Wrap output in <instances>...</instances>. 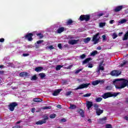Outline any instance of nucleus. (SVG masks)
Wrapping results in <instances>:
<instances>
[{
  "label": "nucleus",
  "mask_w": 128,
  "mask_h": 128,
  "mask_svg": "<svg viewBox=\"0 0 128 128\" xmlns=\"http://www.w3.org/2000/svg\"><path fill=\"white\" fill-rule=\"evenodd\" d=\"M62 89H58L54 91V92L52 93V96H58V94L62 92Z\"/></svg>",
  "instance_id": "nucleus-13"
},
{
  "label": "nucleus",
  "mask_w": 128,
  "mask_h": 128,
  "mask_svg": "<svg viewBox=\"0 0 128 128\" xmlns=\"http://www.w3.org/2000/svg\"><path fill=\"white\" fill-rule=\"evenodd\" d=\"M93 66H92V64H88V68H92Z\"/></svg>",
  "instance_id": "nucleus-52"
},
{
  "label": "nucleus",
  "mask_w": 128,
  "mask_h": 128,
  "mask_svg": "<svg viewBox=\"0 0 128 128\" xmlns=\"http://www.w3.org/2000/svg\"><path fill=\"white\" fill-rule=\"evenodd\" d=\"M72 68V65H70L66 67L67 70H70Z\"/></svg>",
  "instance_id": "nucleus-54"
},
{
  "label": "nucleus",
  "mask_w": 128,
  "mask_h": 128,
  "mask_svg": "<svg viewBox=\"0 0 128 128\" xmlns=\"http://www.w3.org/2000/svg\"><path fill=\"white\" fill-rule=\"evenodd\" d=\"M38 36H39L40 38H44V35L42 33H38L36 34Z\"/></svg>",
  "instance_id": "nucleus-36"
},
{
  "label": "nucleus",
  "mask_w": 128,
  "mask_h": 128,
  "mask_svg": "<svg viewBox=\"0 0 128 128\" xmlns=\"http://www.w3.org/2000/svg\"><path fill=\"white\" fill-rule=\"evenodd\" d=\"M74 22V21L72 19H69L68 20V21L66 22V26H70L72 25V24Z\"/></svg>",
  "instance_id": "nucleus-26"
},
{
  "label": "nucleus",
  "mask_w": 128,
  "mask_h": 128,
  "mask_svg": "<svg viewBox=\"0 0 128 128\" xmlns=\"http://www.w3.org/2000/svg\"><path fill=\"white\" fill-rule=\"evenodd\" d=\"M106 128H112V124H107L106 126Z\"/></svg>",
  "instance_id": "nucleus-44"
},
{
  "label": "nucleus",
  "mask_w": 128,
  "mask_h": 128,
  "mask_svg": "<svg viewBox=\"0 0 128 128\" xmlns=\"http://www.w3.org/2000/svg\"><path fill=\"white\" fill-rule=\"evenodd\" d=\"M38 80V77L36 75L33 76L31 78V80Z\"/></svg>",
  "instance_id": "nucleus-34"
},
{
  "label": "nucleus",
  "mask_w": 128,
  "mask_h": 128,
  "mask_svg": "<svg viewBox=\"0 0 128 128\" xmlns=\"http://www.w3.org/2000/svg\"><path fill=\"white\" fill-rule=\"evenodd\" d=\"M69 108L70 110H76V106L70 104Z\"/></svg>",
  "instance_id": "nucleus-28"
},
{
  "label": "nucleus",
  "mask_w": 128,
  "mask_h": 128,
  "mask_svg": "<svg viewBox=\"0 0 128 128\" xmlns=\"http://www.w3.org/2000/svg\"><path fill=\"white\" fill-rule=\"evenodd\" d=\"M92 106H94V104H92V102H90V101L86 102V106L88 110H90V108H92Z\"/></svg>",
  "instance_id": "nucleus-9"
},
{
  "label": "nucleus",
  "mask_w": 128,
  "mask_h": 128,
  "mask_svg": "<svg viewBox=\"0 0 128 128\" xmlns=\"http://www.w3.org/2000/svg\"><path fill=\"white\" fill-rule=\"evenodd\" d=\"M42 70H44L43 67L38 66L35 68V71L37 72H42Z\"/></svg>",
  "instance_id": "nucleus-21"
},
{
  "label": "nucleus",
  "mask_w": 128,
  "mask_h": 128,
  "mask_svg": "<svg viewBox=\"0 0 128 128\" xmlns=\"http://www.w3.org/2000/svg\"><path fill=\"white\" fill-rule=\"evenodd\" d=\"M62 68V65H58L56 66V70H60V68Z\"/></svg>",
  "instance_id": "nucleus-35"
},
{
  "label": "nucleus",
  "mask_w": 128,
  "mask_h": 128,
  "mask_svg": "<svg viewBox=\"0 0 128 128\" xmlns=\"http://www.w3.org/2000/svg\"><path fill=\"white\" fill-rule=\"evenodd\" d=\"M30 74L26 72H22L20 74V76L22 78L24 76V78H28L30 76Z\"/></svg>",
  "instance_id": "nucleus-11"
},
{
  "label": "nucleus",
  "mask_w": 128,
  "mask_h": 128,
  "mask_svg": "<svg viewBox=\"0 0 128 128\" xmlns=\"http://www.w3.org/2000/svg\"><path fill=\"white\" fill-rule=\"evenodd\" d=\"M100 36V33L98 32L93 36L92 42H94V44H96L100 42V38H98V37Z\"/></svg>",
  "instance_id": "nucleus-8"
},
{
  "label": "nucleus",
  "mask_w": 128,
  "mask_h": 128,
  "mask_svg": "<svg viewBox=\"0 0 128 128\" xmlns=\"http://www.w3.org/2000/svg\"><path fill=\"white\" fill-rule=\"evenodd\" d=\"M64 32V27H60L56 30L58 34H62V32Z\"/></svg>",
  "instance_id": "nucleus-16"
},
{
  "label": "nucleus",
  "mask_w": 128,
  "mask_h": 128,
  "mask_svg": "<svg viewBox=\"0 0 128 128\" xmlns=\"http://www.w3.org/2000/svg\"><path fill=\"white\" fill-rule=\"evenodd\" d=\"M43 118H44V120H42L44 122H45V124H46V120H48V115H46V114L44 115Z\"/></svg>",
  "instance_id": "nucleus-24"
},
{
  "label": "nucleus",
  "mask_w": 128,
  "mask_h": 128,
  "mask_svg": "<svg viewBox=\"0 0 128 128\" xmlns=\"http://www.w3.org/2000/svg\"><path fill=\"white\" fill-rule=\"evenodd\" d=\"M80 58L82 60H84V58H86V54H82L80 56Z\"/></svg>",
  "instance_id": "nucleus-40"
},
{
  "label": "nucleus",
  "mask_w": 128,
  "mask_h": 128,
  "mask_svg": "<svg viewBox=\"0 0 128 128\" xmlns=\"http://www.w3.org/2000/svg\"><path fill=\"white\" fill-rule=\"evenodd\" d=\"M32 36H34V34L28 33L22 38H24V40H28V42H32V40H34Z\"/></svg>",
  "instance_id": "nucleus-5"
},
{
  "label": "nucleus",
  "mask_w": 128,
  "mask_h": 128,
  "mask_svg": "<svg viewBox=\"0 0 128 128\" xmlns=\"http://www.w3.org/2000/svg\"><path fill=\"white\" fill-rule=\"evenodd\" d=\"M100 70H104V67L102 66V65H99L98 67L96 69V72H97V74H100Z\"/></svg>",
  "instance_id": "nucleus-10"
},
{
  "label": "nucleus",
  "mask_w": 128,
  "mask_h": 128,
  "mask_svg": "<svg viewBox=\"0 0 128 128\" xmlns=\"http://www.w3.org/2000/svg\"><path fill=\"white\" fill-rule=\"evenodd\" d=\"M100 80H96L92 82V86H96V85L98 84H100Z\"/></svg>",
  "instance_id": "nucleus-23"
},
{
  "label": "nucleus",
  "mask_w": 128,
  "mask_h": 128,
  "mask_svg": "<svg viewBox=\"0 0 128 128\" xmlns=\"http://www.w3.org/2000/svg\"><path fill=\"white\" fill-rule=\"evenodd\" d=\"M118 36V34L114 32L113 34V40H114L115 38H116V37Z\"/></svg>",
  "instance_id": "nucleus-42"
},
{
  "label": "nucleus",
  "mask_w": 128,
  "mask_h": 128,
  "mask_svg": "<svg viewBox=\"0 0 128 128\" xmlns=\"http://www.w3.org/2000/svg\"><path fill=\"white\" fill-rule=\"evenodd\" d=\"M77 112L80 114V116H81L82 118H84V110L81 108H78L77 110Z\"/></svg>",
  "instance_id": "nucleus-14"
},
{
  "label": "nucleus",
  "mask_w": 128,
  "mask_h": 128,
  "mask_svg": "<svg viewBox=\"0 0 128 128\" xmlns=\"http://www.w3.org/2000/svg\"><path fill=\"white\" fill-rule=\"evenodd\" d=\"M82 69H79V70H76L75 72V74H78L79 72H82Z\"/></svg>",
  "instance_id": "nucleus-47"
},
{
  "label": "nucleus",
  "mask_w": 128,
  "mask_h": 128,
  "mask_svg": "<svg viewBox=\"0 0 128 128\" xmlns=\"http://www.w3.org/2000/svg\"><path fill=\"white\" fill-rule=\"evenodd\" d=\"M102 112H104V110H100V108L97 109V110H96V114L98 116H100Z\"/></svg>",
  "instance_id": "nucleus-19"
},
{
  "label": "nucleus",
  "mask_w": 128,
  "mask_h": 128,
  "mask_svg": "<svg viewBox=\"0 0 128 128\" xmlns=\"http://www.w3.org/2000/svg\"><path fill=\"white\" fill-rule=\"evenodd\" d=\"M122 6H117L115 8L114 10L115 12H120V10H122Z\"/></svg>",
  "instance_id": "nucleus-12"
},
{
  "label": "nucleus",
  "mask_w": 128,
  "mask_h": 128,
  "mask_svg": "<svg viewBox=\"0 0 128 128\" xmlns=\"http://www.w3.org/2000/svg\"><path fill=\"white\" fill-rule=\"evenodd\" d=\"M22 122V120H19V121H18V122H16V124H20V122Z\"/></svg>",
  "instance_id": "nucleus-61"
},
{
  "label": "nucleus",
  "mask_w": 128,
  "mask_h": 128,
  "mask_svg": "<svg viewBox=\"0 0 128 128\" xmlns=\"http://www.w3.org/2000/svg\"><path fill=\"white\" fill-rule=\"evenodd\" d=\"M97 50H102V47L101 46L97 47Z\"/></svg>",
  "instance_id": "nucleus-62"
},
{
  "label": "nucleus",
  "mask_w": 128,
  "mask_h": 128,
  "mask_svg": "<svg viewBox=\"0 0 128 128\" xmlns=\"http://www.w3.org/2000/svg\"><path fill=\"white\" fill-rule=\"evenodd\" d=\"M88 121L89 122H92V120L90 119H88Z\"/></svg>",
  "instance_id": "nucleus-64"
},
{
  "label": "nucleus",
  "mask_w": 128,
  "mask_h": 128,
  "mask_svg": "<svg viewBox=\"0 0 128 128\" xmlns=\"http://www.w3.org/2000/svg\"><path fill=\"white\" fill-rule=\"evenodd\" d=\"M66 122V120L64 118H62L60 120V122Z\"/></svg>",
  "instance_id": "nucleus-43"
},
{
  "label": "nucleus",
  "mask_w": 128,
  "mask_h": 128,
  "mask_svg": "<svg viewBox=\"0 0 128 128\" xmlns=\"http://www.w3.org/2000/svg\"><path fill=\"white\" fill-rule=\"evenodd\" d=\"M124 119L126 120H128V116H125L124 117Z\"/></svg>",
  "instance_id": "nucleus-63"
},
{
  "label": "nucleus",
  "mask_w": 128,
  "mask_h": 128,
  "mask_svg": "<svg viewBox=\"0 0 128 128\" xmlns=\"http://www.w3.org/2000/svg\"><path fill=\"white\" fill-rule=\"evenodd\" d=\"M90 84V83H86V84H80L77 88H75L76 90H82V88H88V86Z\"/></svg>",
  "instance_id": "nucleus-7"
},
{
  "label": "nucleus",
  "mask_w": 128,
  "mask_h": 128,
  "mask_svg": "<svg viewBox=\"0 0 128 128\" xmlns=\"http://www.w3.org/2000/svg\"><path fill=\"white\" fill-rule=\"evenodd\" d=\"M96 102H100L102 100V98L100 97H98L95 99Z\"/></svg>",
  "instance_id": "nucleus-29"
},
{
  "label": "nucleus",
  "mask_w": 128,
  "mask_h": 128,
  "mask_svg": "<svg viewBox=\"0 0 128 128\" xmlns=\"http://www.w3.org/2000/svg\"><path fill=\"white\" fill-rule=\"evenodd\" d=\"M48 48H49V50H54V48L52 46H48Z\"/></svg>",
  "instance_id": "nucleus-51"
},
{
  "label": "nucleus",
  "mask_w": 128,
  "mask_h": 128,
  "mask_svg": "<svg viewBox=\"0 0 128 128\" xmlns=\"http://www.w3.org/2000/svg\"><path fill=\"white\" fill-rule=\"evenodd\" d=\"M30 56L28 54H23V56Z\"/></svg>",
  "instance_id": "nucleus-58"
},
{
  "label": "nucleus",
  "mask_w": 128,
  "mask_h": 128,
  "mask_svg": "<svg viewBox=\"0 0 128 128\" xmlns=\"http://www.w3.org/2000/svg\"><path fill=\"white\" fill-rule=\"evenodd\" d=\"M125 64H126V62L125 61H124L122 63L120 64V66L122 67L124 66H125Z\"/></svg>",
  "instance_id": "nucleus-45"
},
{
  "label": "nucleus",
  "mask_w": 128,
  "mask_h": 128,
  "mask_svg": "<svg viewBox=\"0 0 128 128\" xmlns=\"http://www.w3.org/2000/svg\"><path fill=\"white\" fill-rule=\"evenodd\" d=\"M71 94H72V91H68L67 92H66V96H70Z\"/></svg>",
  "instance_id": "nucleus-41"
},
{
  "label": "nucleus",
  "mask_w": 128,
  "mask_h": 128,
  "mask_svg": "<svg viewBox=\"0 0 128 128\" xmlns=\"http://www.w3.org/2000/svg\"><path fill=\"white\" fill-rule=\"evenodd\" d=\"M52 108V106H43V110H50Z\"/></svg>",
  "instance_id": "nucleus-38"
},
{
  "label": "nucleus",
  "mask_w": 128,
  "mask_h": 128,
  "mask_svg": "<svg viewBox=\"0 0 128 128\" xmlns=\"http://www.w3.org/2000/svg\"><path fill=\"white\" fill-rule=\"evenodd\" d=\"M83 42L86 44H88L89 42H90V38L88 37L87 38L84 39Z\"/></svg>",
  "instance_id": "nucleus-27"
},
{
  "label": "nucleus",
  "mask_w": 128,
  "mask_h": 128,
  "mask_svg": "<svg viewBox=\"0 0 128 128\" xmlns=\"http://www.w3.org/2000/svg\"><path fill=\"white\" fill-rule=\"evenodd\" d=\"M128 22V20H126V19H122L119 22L120 24H124V22Z\"/></svg>",
  "instance_id": "nucleus-37"
},
{
  "label": "nucleus",
  "mask_w": 128,
  "mask_h": 128,
  "mask_svg": "<svg viewBox=\"0 0 128 128\" xmlns=\"http://www.w3.org/2000/svg\"><path fill=\"white\" fill-rule=\"evenodd\" d=\"M120 92H108L104 93L102 96V98H104V100H106V98H112L114 96V98H116V96H118V94H120Z\"/></svg>",
  "instance_id": "nucleus-2"
},
{
  "label": "nucleus",
  "mask_w": 128,
  "mask_h": 128,
  "mask_svg": "<svg viewBox=\"0 0 128 128\" xmlns=\"http://www.w3.org/2000/svg\"><path fill=\"white\" fill-rule=\"evenodd\" d=\"M56 114H52L50 115V118H56Z\"/></svg>",
  "instance_id": "nucleus-33"
},
{
  "label": "nucleus",
  "mask_w": 128,
  "mask_h": 128,
  "mask_svg": "<svg viewBox=\"0 0 128 128\" xmlns=\"http://www.w3.org/2000/svg\"><path fill=\"white\" fill-rule=\"evenodd\" d=\"M58 48H59L60 50H62V44H58Z\"/></svg>",
  "instance_id": "nucleus-48"
},
{
  "label": "nucleus",
  "mask_w": 128,
  "mask_h": 128,
  "mask_svg": "<svg viewBox=\"0 0 128 128\" xmlns=\"http://www.w3.org/2000/svg\"><path fill=\"white\" fill-rule=\"evenodd\" d=\"M56 108H62V105L58 104L57 105Z\"/></svg>",
  "instance_id": "nucleus-59"
},
{
  "label": "nucleus",
  "mask_w": 128,
  "mask_h": 128,
  "mask_svg": "<svg viewBox=\"0 0 128 128\" xmlns=\"http://www.w3.org/2000/svg\"><path fill=\"white\" fill-rule=\"evenodd\" d=\"M37 126H42V124H46V122H44L43 120H39L36 123Z\"/></svg>",
  "instance_id": "nucleus-22"
},
{
  "label": "nucleus",
  "mask_w": 128,
  "mask_h": 128,
  "mask_svg": "<svg viewBox=\"0 0 128 128\" xmlns=\"http://www.w3.org/2000/svg\"><path fill=\"white\" fill-rule=\"evenodd\" d=\"M106 22H100L99 24V26L100 28H104V26H106Z\"/></svg>",
  "instance_id": "nucleus-32"
},
{
  "label": "nucleus",
  "mask_w": 128,
  "mask_h": 128,
  "mask_svg": "<svg viewBox=\"0 0 128 128\" xmlns=\"http://www.w3.org/2000/svg\"><path fill=\"white\" fill-rule=\"evenodd\" d=\"M106 120H108V118L106 117H104L102 118H100L99 120V122H100L102 124H106Z\"/></svg>",
  "instance_id": "nucleus-15"
},
{
  "label": "nucleus",
  "mask_w": 128,
  "mask_h": 128,
  "mask_svg": "<svg viewBox=\"0 0 128 128\" xmlns=\"http://www.w3.org/2000/svg\"><path fill=\"white\" fill-rule=\"evenodd\" d=\"M33 102H42V99L38 98H33Z\"/></svg>",
  "instance_id": "nucleus-18"
},
{
  "label": "nucleus",
  "mask_w": 128,
  "mask_h": 128,
  "mask_svg": "<svg viewBox=\"0 0 128 128\" xmlns=\"http://www.w3.org/2000/svg\"><path fill=\"white\" fill-rule=\"evenodd\" d=\"M31 112H32L34 114V112H36V108H32L31 109Z\"/></svg>",
  "instance_id": "nucleus-55"
},
{
  "label": "nucleus",
  "mask_w": 128,
  "mask_h": 128,
  "mask_svg": "<svg viewBox=\"0 0 128 128\" xmlns=\"http://www.w3.org/2000/svg\"><path fill=\"white\" fill-rule=\"evenodd\" d=\"M93 106H94V108L96 110L100 108H98L100 106H98V104H93Z\"/></svg>",
  "instance_id": "nucleus-30"
},
{
  "label": "nucleus",
  "mask_w": 128,
  "mask_h": 128,
  "mask_svg": "<svg viewBox=\"0 0 128 128\" xmlns=\"http://www.w3.org/2000/svg\"><path fill=\"white\" fill-rule=\"evenodd\" d=\"M4 42V38H0V42Z\"/></svg>",
  "instance_id": "nucleus-57"
},
{
  "label": "nucleus",
  "mask_w": 128,
  "mask_h": 128,
  "mask_svg": "<svg viewBox=\"0 0 128 128\" xmlns=\"http://www.w3.org/2000/svg\"><path fill=\"white\" fill-rule=\"evenodd\" d=\"M110 74L112 76H120V74H122V71L114 70L111 72Z\"/></svg>",
  "instance_id": "nucleus-6"
},
{
  "label": "nucleus",
  "mask_w": 128,
  "mask_h": 128,
  "mask_svg": "<svg viewBox=\"0 0 128 128\" xmlns=\"http://www.w3.org/2000/svg\"><path fill=\"white\" fill-rule=\"evenodd\" d=\"M44 42V40H39L37 41V44H42Z\"/></svg>",
  "instance_id": "nucleus-49"
},
{
  "label": "nucleus",
  "mask_w": 128,
  "mask_h": 128,
  "mask_svg": "<svg viewBox=\"0 0 128 128\" xmlns=\"http://www.w3.org/2000/svg\"><path fill=\"white\" fill-rule=\"evenodd\" d=\"M113 84L115 86L117 90H121L124 88L126 86H128V80L124 78H116L112 82Z\"/></svg>",
  "instance_id": "nucleus-1"
},
{
  "label": "nucleus",
  "mask_w": 128,
  "mask_h": 128,
  "mask_svg": "<svg viewBox=\"0 0 128 128\" xmlns=\"http://www.w3.org/2000/svg\"><path fill=\"white\" fill-rule=\"evenodd\" d=\"M92 96V94H86L84 95V98H88V96Z\"/></svg>",
  "instance_id": "nucleus-39"
},
{
  "label": "nucleus",
  "mask_w": 128,
  "mask_h": 128,
  "mask_svg": "<svg viewBox=\"0 0 128 128\" xmlns=\"http://www.w3.org/2000/svg\"><path fill=\"white\" fill-rule=\"evenodd\" d=\"M4 74V71L0 70V74Z\"/></svg>",
  "instance_id": "nucleus-60"
},
{
  "label": "nucleus",
  "mask_w": 128,
  "mask_h": 128,
  "mask_svg": "<svg viewBox=\"0 0 128 128\" xmlns=\"http://www.w3.org/2000/svg\"><path fill=\"white\" fill-rule=\"evenodd\" d=\"M102 38H103V40H106V36L105 34L103 35L102 36Z\"/></svg>",
  "instance_id": "nucleus-53"
},
{
  "label": "nucleus",
  "mask_w": 128,
  "mask_h": 128,
  "mask_svg": "<svg viewBox=\"0 0 128 128\" xmlns=\"http://www.w3.org/2000/svg\"><path fill=\"white\" fill-rule=\"evenodd\" d=\"M114 20H110V24H114Z\"/></svg>",
  "instance_id": "nucleus-56"
},
{
  "label": "nucleus",
  "mask_w": 128,
  "mask_h": 128,
  "mask_svg": "<svg viewBox=\"0 0 128 128\" xmlns=\"http://www.w3.org/2000/svg\"><path fill=\"white\" fill-rule=\"evenodd\" d=\"M18 106V104L16 102H12L9 104L8 106V108L10 112H14V108Z\"/></svg>",
  "instance_id": "nucleus-3"
},
{
  "label": "nucleus",
  "mask_w": 128,
  "mask_h": 128,
  "mask_svg": "<svg viewBox=\"0 0 128 128\" xmlns=\"http://www.w3.org/2000/svg\"><path fill=\"white\" fill-rule=\"evenodd\" d=\"M96 54H98V51L96 50H94L92 52V53H90V56H94Z\"/></svg>",
  "instance_id": "nucleus-31"
},
{
  "label": "nucleus",
  "mask_w": 128,
  "mask_h": 128,
  "mask_svg": "<svg viewBox=\"0 0 128 128\" xmlns=\"http://www.w3.org/2000/svg\"><path fill=\"white\" fill-rule=\"evenodd\" d=\"M38 76H40V78H41V80H44V78H46V74L44 73H40Z\"/></svg>",
  "instance_id": "nucleus-25"
},
{
  "label": "nucleus",
  "mask_w": 128,
  "mask_h": 128,
  "mask_svg": "<svg viewBox=\"0 0 128 128\" xmlns=\"http://www.w3.org/2000/svg\"><path fill=\"white\" fill-rule=\"evenodd\" d=\"M78 40H72L70 42V44H72V45L76 44H78Z\"/></svg>",
  "instance_id": "nucleus-20"
},
{
  "label": "nucleus",
  "mask_w": 128,
  "mask_h": 128,
  "mask_svg": "<svg viewBox=\"0 0 128 128\" xmlns=\"http://www.w3.org/2000/svg\"><path fill=\"white\" fill-rule=\"evenodd\" d=\"M106 90H112V87L110 86H107L106 88Z\"/></svg>",
  "instance_id": "nucleus-46"
},
{
  "label": "nucleus",
  "mask_w": 128,
  "mask_h": 128,
  "mask_svg": "<svg viewBox=\"0 0 128 128\" xmlns=\"http://www.w3.org/2000/svg\"><path fill=\"white\" fill-rule=\"evenodd\" d=\"M90 20V14H86V15H81L80 17V20L81 22H84V20H85V22H88Z\"/></svg>",
  "instance_id": "nucleus-4"
},
{
  "label": "nucleus",
  "mask_w": 128,
  "mask_h": 128,
  "mask_svg": "<svg viewBox=\"0 0 128 128\" xmlns=\"http://www.w3.org/2000/svg\"><path fill=\"white\" fill-rule=\"evenodd\" d=\"M97 16L98 18H100V16H104V13H100Z\"/></svg>",
  "instance_id": "nucleus-50"
},
{
  "label": "nucleus",
  "mask_w": 128,
  "mask_h": 128,
  "mask_svg": "<svg viewBox=\"0 0 128 128\" xmlns=\"http://www.w3.org/2000/svg\"><path fill=\"white\" fill-rule=\"evenodd\" d=\"M90 60H92V58H87L82 62V64H86L89 62Z\"/></svg>",
  "instance_id": "nucleus-17"
}]
</instances>
